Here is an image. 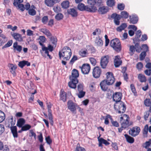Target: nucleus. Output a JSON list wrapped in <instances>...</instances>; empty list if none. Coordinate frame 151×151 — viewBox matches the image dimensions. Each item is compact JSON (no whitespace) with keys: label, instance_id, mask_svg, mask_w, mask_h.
Segmentation results:
<instances>
[{"label":"nucleus","instance_id":"obj_64","mask_svg":"<svg viewBox=\"0 0 151 151\" xmlns=\"http://www.w3.org/2000/svg\"><path fill=\"white\" fill-rule=\"evenodd\" d=\"M143 64L141 63H138L136 65V67L139 70H141L143 67Z\"/></svg>","mask_w":151,"mask_h":151},{"label":"nucleus","instance_id":"obj_15","mask_svg":"<svg viewBox=\"0 0 151 151\" xmlns=\"http://www.w3.org/2000/svg\"><path fill=\"white\" fill-rule=\"evenodd\" d=\"M71 74V76L70 77V79L72 80L75 79V82H77L78 80L77 78L79 76L78 70L76 69H73L72 70Z\"/></svg>","mask_w":151,"mask_h":151},{"label":"nucleus","instance_id":"obj_34","mask_svg":"<svg viewBox=\"0 0 151 151\" xmlns=\"http://www.w3.org/2000/svg\"><path fill=\"white\" fill-rule=\"evenodd\" d=\"M78 9L81 11L85 10L87 11L86 9V6H85L83 3H79L78 4Z\"/></svg>","mask_w":151,"mask_h":151},{"label":"nucleus","instance_id":"obj_45","mask_svg":"<svg viewBox=\"0 0 151 151\" xmlns=\"http://www.w3.org/2000/svg\"><path fill=\"white\" fill-rule=\"evenodd\" d=\"M63 14L61 13H58L55 17V19L57 20H60L62 19L63 18Z\"/></svg>","mask_w":151,"mask_h":151},{"label":"nucleus","instance_id":"obj_33","mask_svg":"<svg viewBox=\"0 0 151 151\" xmlns=\"http://www.w3.org/2000/svg\"><path fill=\"white\" fill-rule=\"evenodd\" d=\"M60 99L64 102H65L66 101V93L64 91H62L61 89L60 93Z\"/></svg>","mask_w":151,"mask_h":151},{"label":"nucleus","instance_id":"obj_53","mask_svg":"<svg viewBox=\"0 0 151 151\" xmlns=\"http://www.w3.org/2000/svg\"><path fill=\"white\" fill-rule=\"evenodd\" d=\"M150 112L149 111H145L144 113V120L146 121L147 120V119L148 118V116L150 115Z\"/></svg>","mask_w":151,"mask_h":151},{"label":"nucleus","instance_id":"obj_19","mask_svg":"<svg viewBox=\"0 0 151 151\" xmlns=\"http://www.w3.org/2000/svg\"><path fill=\"white\" fill-rule=\"evenodd\" d=\"M114 65L116 67H119L121 64L122 63L120 57L119 56H116L114 57Z\"/></svg>","mask_w":151,"mask_h":151},{"label":"nucleus","instance_id":"obj_43","mask_svg":"<svg viewBox=\"0 0 151 151\" xmlns=\"http://www.w3.org/2000/svg\"><path fill=\"white\" fill-rule=\"evenodd\" d=\"M31 127L30 125L28 124H26L24 125L22 128V130L26 131L29 129Z\"/></svg>","mask_w":151,"mask_h":151},{"label":"nucleus","instance_id":"obj_16","mask_svg":"<svg viewBox=\"0 0 151 151\" xmlns=\"http://www.w3.org/2000/svg\"><path fill=\"white\" fill-rule=\"evenodd\" d=\"M11 35L17 41L20 42L23 41V38L21 34L16 32H11Z\"/></svg>","mask_w":151,"mask_h":151},{"label":"nucleus","instance_id":"obj_4","mask_svg":"<svg viewBox=\"0 0 151 151\" xmlns=\"http://www.w3.org/2000/svg\"><path fill=\"white\" fill-rule=\"evenodd\" d=\"M110 45L116 51L119 52L121 50V44L119 40L117 38L111 40L110 42Z\"/></svg>","mask_w":151,"mask_h":151},{"label":"nucleus","instance_id":"obj_51","mask_svg":"<svg viewBox=\"0 0 151 151\" xmlns=\"http://www.w3.org/2000/svg\"><path fill=\"white\" fill-rule=\"evenodd\" d=\"M79 93L77 95L79 98H81L83 97L85 94V92L83 91H78Z\"/></svg>","mask_w":151,"mask_h":151},{"label":"nucleus","instance_id":"obj_5","mask_svg":"<svg viewBox=\"0 0 151 151\" xmlns=\"http://www.w3.org/2000/svg\"><path fill=\"white\" fill-rule=\"evenodd\" d=\"M87 2L89 5L86 6L87 11L95 12L97 10L96 7L94 6L96 3V0H88Z\"/></svg>","mask_w":151,"mask_h":151},{"label":"nucleus","instance_id":"obj_17","mask_svg":"<svg viewBox=\"0 0 151 151\" xmlns=\"http://www.w3.org/2000/svg\"><path fill=\"white\" fill-rule=\"evenodd\" d=\"M8 66L10 70V72L13 74L14 76H15L16 75L15 70L17 68V65L13 64H9Z\"/></svg>","mask_w":151,"mask_h":151},{"label":"nucleus","instance_id":"obj_10","mask_svg":"<svg viewBox=\"0 0 151 151\" xmlns=\"http://www.w3.org/2000/svg\"><path fill=\"white\" fill-rule=\"evenodd\" d=\"M140 131V128L139 127H136L130 129L129 131V134L133 137H135L137 135Z\"/></svg>","mask_w":151,"mask_h":151},{"label":"nucleus","instance_id":"obj_38","mask_svg":"<svg viewBox=\"0 0 151 151\" xmlns=\"http://www.w3.org/2000/svg\"><path fill=\"white\" fill-rule=\"evenodd\" d=\"M39 39L40 40V41H39L40 45L41 46L44 45L43 44V43L44 42L46 41V39L45 37L43 36H40Z\"/></svg>","mask_w":151,"mask_h":151},{"label":"nucleus","instance_id":"obj_61","mask_svg":"<svg viewBox=\"0 0 151 151\" xmlns=\"http://www.w3.org/2000/svg\"><path fill=\"white\" fill-rule=\"evenodd\" d=\"M136 37L137 38H139L141 35V32L140 30H138L135 33Z\"/></svg>","mask_w":151,"mask_h":151},{"label":"nucleus","instance_id":"obj_13","mask_svg":"<svg viewBox=\"0 0 151 151\" xmlns=\"http://www.w3.org/2000/svg\"><path fill=\"white\" fill-rule=\"evenodd\" d=\"M101 72V68L99 67H96L93 68V76L95 78H98L100 76Z\"/></svg>","mask_w":151,"mask_h":151},{"label":"nucleus","instance_id":"obj_42","mask_svg":"<svg viewBox=\"0 0 151 151\" xmlns=\"http://www.w3.org/2000/svg\"><path fill=\"white\" fill-rule=\"evenodd\" d=\"M138 78L141 82H145L146 81V78L144 75L139 74L138 76Z\"/></svg>","mask_w":151,"mask_h":151},{"label":"nucleus","instance_id":"obj_26","mask_svg":"<svg viewBox=\"0 0 151 151\" xmlns=\"http://www.w3.org/2000/svg\"><path fill=\"white\" fill-rule=\"evenodd\" d=\"M25 123L24 119L22 118L19 119L17 121V126L19 128H21Z\"/></svg>","mask_w":151,"mask_h":151},{"label":"nucleus","instance_id":"obj_11","mask_svg":"<svg viewBox=\"0 0 151 151\" xmlns=\"http://www.w3.org/2000/svg\"><path fill=\"white\" fill-rule=\"evenodd\" d=\"M125 116L126 117V119H124L123 117L121 116L120 118L121 126H122V127H124V129L128 127L129 126V116L127 115H126Z\"/></svg>","mask_w":151,"mask_h":151},{"label":"nucleus","instance_id":"obj_31","mask_svg":"<svg viewBox=\"0 0 151 151\" xmlns=\"http://www.w3.org/2000/svg\"><path fill=\"white\" fill-rule=\"evenodd\" d=\"M105 80H103L100 83L101 89L102 90L104 91H107L108 89L107 85L105 83Z\"/></svg>","mask_w":151,"mask_h":151},{"label":"nucleus","instance_id":"obj_14","mask_svg":"<svg viewBox=\"0 0 151 151\" xmlns=\"http://www.w3.org/2000/svg\"><path fill=\"white\" fill-rule=\"evenodd\" d=\"M122 97V94L120 92H116L113 95V100L117 103L118 102L122 101L121 100Z\"/></svg>","mask_w":151,"mask_h":151},{"label":"nucleus","instance_id":"obj_36","mask_svg":"<svg viewBox=\"0 0 151 151\" xmlns=\"http://www.w3.org/2000/svg\"><path fill=\"white\" fill-rule=\"evenodd\" d=\"M45 4L48 6L52 7L55 4L52 0H45Z\"/></svg>","mask_w":151,"mask_h":151},{"label":"nucleus","instance_id":"obj_22","mask_svg":"<svg viewBox=\"0 0 151 151\" xmlns=\"http://www.w3.org/2000/svg\"><path fill=\"white\" fill-rule=\"evenodd\" d=\"M68 12L73 17H76L78 15V13L76 10L74 8H70L68 10Z\"/></svg>","mask_w":151,"mask_h":151},{"label":"nucleus","instance_id":"obj_28","mask_svg":"<svg viewBox=\"0 0 151 151\" xmlns=\"http://www.w3.org/2000/svg\"><path fill=\"white\" fill-rule=\"evenodd\" d=\"M95 42V45L97 46H101L103 44V41L99 37L96 38Z\"/></svg>","mask_w":151,"mask_h":151},{"label":"nucleus","instance_id":"obj_7","mask_svg":"<svg viewBox=\"0 0 151 151\" xmlns=\"http://www.w3.org/2000/svg\"><path fill=\"white\" fill-rule=\"evenodd\" d=\"M109 60V57L108 55L105 56L101 58L100 64L103 68H106Z\"/></svg>","mask_w":151,"mask_h":151},{"label":"nucleus","instance_id":"obj_57","mask_svg":"<svg viewBox=\"0 0 151 151\" xmlns=\"http://www.w3.org/2000/svg\"><path fill=\"white\" fill-rule=\"evenodd\" d=\"M47 107L48 109V115H52V111L51 110V104H48V103H47Z\"/></svg>","mask_w":151,"mask_h":151},{"label":"nucleus","instance_id":"obj_25","mask_svg":"<svg viewBox=\"0 0 151 151\" xmlns=\"http://www.w3.org/2000/svg\"><path fill=\"white\" fill-rule=\"evenodd\" d=\"M70 80V81L68 83V85L69 86L72 88L75 89L76 88V84L78 82H78H75V79H74V80Z\"/></svg>","mask_w":151,"mask_h":151},{"label":"nucleus","instance_id":"obj_48","mask_svg":"<svg viewBox=\"0 0 151 151\" xmlns=\"http://www.w3.org/2000/svg\"><path fill=\"white\" fill-rule=\"evenodd\" d=\"M35 10L33 9H29L28 10L29 14L32 16H34L36 14Z\"/></svg>","mask_w":151,"mask_h":151},{"label":"nucleus","instance_id":"obj_46","mask_svg":"<svg viewBox=\"0 0 151 151\" xmlns=\"http://www.w3.org/2000/svg\"><path fill=\"white\" fill-rule=\"evenodd\" d=\"M134 46L135 47L136 51L137 52H141V47L139 43H136Z\"/></svg>","mask_w":151,"mask_h":151},{"label":"nucleus","instance_id":"obj_49","mask_svg":"<svg viewBox=\"0 0 151 151\" xmlns=\"http://www.w3.org/2000/svg\"><path fill=\"white\" fill-rule=\"evenodd\" d=\"M53 10L55 12L58 13L61 11V9L60 6H55L53 8Z\"/></svg>","mask_w":151,"mask_h":151},{"label":"nucleus","instance_id":"obj_52","mask_svg":"<svg viewBox=\"0 0 151 151\" xmlns=\"http://www.w3.org/2000/svg\"><path fill=\"white\" fill-rule=\"evenodd\" d=\"M12 40L9 41L6 44L2 47V48L3 49L10 47L12 45Z\"/></svg>","mask_w":151,"mask_h":151},{"label":"nucleus","instance_id":"obj_56","mask_svg":"<svg viewBox=\"0 0 151 151\" xmlns=\"http://www.w3.org/2000/svg\"><path fill=\"white\" fill-rule=\"evenodd\" d=\"M78 59L76 56L74 55L70 62V64L72 65L74 62Z\"/></svg>","mask_w":151,"mask_h":151},{"label":"nucleus","instance_id":"obj_27","mask_svg":"<svg viewBox=\"0 0 151 151\" xmlns=\"http://www.w3.org/2000/svg\"><path fill=\"white\" fill-rule=\"evenodd\" d=\"M108 11V8L105 6L100 7L98 9V11L100 13L102 14L106 13Z\"/></svg>","mask_w":151,"mask_h":151},{"label":"nucleus","instance_id":"obj_59","mask_svg":"<svg viewBox=\"0 0 151 151\" xmlns=\"http://www.w3.org/2000/svg\"><path fill=\"white\" fill-rule=\"evenodd\" d=\"M23 0H14L13 3V5L14 6H17L19 4L23 2Z\"/></svg>","mask_w":151,"mask_h":151},{"label":"nucleus","instance_id":"obj_63","mask_svg":"<svg viewBox=\"0 0 151 151\" xmlns=\"http://www.w3.org/2000/svg\"><path fill=\"white\" fill-rule=\"evenodd\" d=\"M45 140L47 143L49 145H50L52 142V140L50 138L49 136L46 137Z\"/></svg>","mask_w":151,"mask_h":151},{"label":"nucleus","instance_id":"obj_40","mask_svg":"<svg viewBox=\"0 0 151 151\" xmlns=\"http://www.w3.org/2000/svg\"><path fill=\"white\" fill-rule=\"evenodd\" d=\"M148 130V126L147 124H146L143 130V134L144 137H147V134Z\"/></svg>","mask_w":151,"mask_h":151},{"label":"nucleus","instance_id":"obj_30","mask_svg":"<svg viewBox=\"0 0 151 151\" xmlns=\"http://www.w3.org/2000/svg\"><path fill=\"white\" fill-rule=\"evenodd\" d=\"M13 47L14 50H16L19 52H20L22 50V46L19 45H18L17 42L14 43Z\"/></svg>","mask_w":151,"mask_h":151},{"label":"nucleus","instance_id":"obj_1","mask_svg":"<svg viewBox=\"0 0 151 151\" xmlns=\"http://www.w3.org/2000/svg\"><path fill=\"white\" fill-rule=\"evenodd\" d=\"M72 54L70 48L68 47H64L63 49L59 51V56L60 59L61 57H63V59L68 60L70 59Z\"/></svg>","mask_w":151,"mask_h":151},{"label":"nucleus","instance_id":"obj_6","mask_svg":"<svg viewBox=\"0 0 151 151\" xmlns=\"http://www.w3.org/2000/svg\"><path fill=\"white\" fill-rule=\"evenodd\" d=\"M106 79L105 80V82L107 85H111L113 84L114 82L115 78L112 73L108 72L106 74Z\"/></svg>","mask_w":151,"mask_h":151},{"label":"nucleus","instance_id":"obj_54","mask_svg":"<svg viewBox=\"0 0 151 151\" xmlns=\"http://www.w3.org/2000/svg\"><path fill=\"white\" fill-rule=\"evenodd\" d=\"M151 144V139H150L148 141H147L145 142V143L144 144V145H145V146H143V147L146 149H147V147L149 146Z\"/></svg>","mask_w":151,"mask_h":151},{"label":"nucleus","instance_id":"obj_12","mask_svg":"<svg viewBox=\"0 0 151 151\" xmlns=\"http://www.w3.org/2000/svg\"><path fill=\"white\" fill-rule=\"evenodd\" d=\"M82 73L85 74H88L90 70V65L88 64H83L81 67H80Z\"/></svg>","mask_w":151,"mask_h":151},{"label":"nucleus","instance_id":"obj_39","mask_svg":"<svg viewBox=\"0 0 151 151\" xmlns=\"http://www.w3.org/2000/svg\"><path fill=\"white\" fill-rule=\"evenodd\" d=\"M79 54L81 56L83 57H86V55H88L87 50H81L79 52Z\"/></svg>","mask_w":151,"mask_h":151},{"label":"nucleus","instance_id":"obj_58","mask_svg":"<svg viewBox=\"0 0 151 151\" xmlns=\"http://www.w3.org/2000/svg\"><path fill=\"white\" fill-rule=\"evenodd\" d=\"M78 145L79 144H77L75 151H85V150L84 148L79 146Z\"/></svg>","mask_w":151,"mask_h":151},{"label":"nucleus","instance_id":"obj_24","mask_svg":"<svg viewBox=\"0 0 151 151\" xmlns=\"http://www.w3.org/2000/svg\"><path fill=\"white\" fill-rule=\"evenodd\" d=\"M18 65L21 68H22L25 65H27V66H30V63L27 61L23 60L20 61Z\"/></svg>","mask_w":151,"mask_h":151},{"label":"nucleus","instance_id":"obj_21","mask_svg":"<svg viewBox=\"0 0 151 151\" xmlns=\"http://www.w3.org/2000/svg\"><path fill=\"white\" fill-rule=\"evenodd\" d=\"M98 141L99 142V146L101 147L102 146V144H105L106 145H109L110 143L108 142L107 140L102 138H99V137H98Z\"/></svg>","mask_w":151,"mask_h":151},{"label":"nucleus","instance_id":"obj_29","mask_svg":"<svg viewBox=\"0 0 151 151\" xmlns=\"http://www.w3.org/2000/svg\"><path fill=\"white\" fill-rule=\"evenodd\" d=\"M10 128L13 137L14 138L17 137H18V134L17 127L16 126H13V127H11Z\"/></svg>","mask_w":151,"mask_h":151},{"label":"nucleus","instance_id":"obj_23","mask_svg":"<svg viewBox=\"0 0 151 151\" xmlns=\"http://www.w3.org/2000/svg\"><path fill=\"white\" fill-rule=\"evenodd\" d=\"M129 17L130 19V23L135 24L137 22L138 19V17L136 15L130 16Z\"/></svg>","mask_w":151,"mask_h":151},{"label":"nucleus","instance_id":"obj_35","mask_svg":"<svg viewBox=\"0 0 151 151\" xmlns=\"http://www.w3.org/2000/svg\"><path fill=\"white\" fill-rule=\"evenodd\" d=\"M127 25L126 23H123L120 26L117 27L116 30L119 32H121L126 27Z\"/></svg>","mask_w":151,"mask_h":151},{"label":"nucleus","instance_id":"obj_47","mask_svg":"<svg viewBox=\"0 0 151 151\" xmlns=\"http://www.w3.org/2000/svg\"><path fill=\"white\" fill-rule=\"evenodd\" d=\"M146 53L145 51L142 52L139 55V59L140 60H143L146 56Z\"/></svg>","mask_w":151,"mask_h":151},{"label":"nucleus","instance_id":"obj_9","mask_svg":"<svg viewBox=\"0 0 151 151\" xmlns=\"http://www.w3.org/2000/svg\"><path fill=\"white\" fill-rule=\"evenodd\" d=\"M77 105L76 104L74 103L72 101L70 100L68 101V107L71 111L73 113H76Z\"/></svg>","mask_w":151,"mask_h":151},{"label":"nucleus","instance_id":"obj_50","mask_svg":"<svg viewBox=\"0 0 151 151\" xmlns=\"http://www.w3.org/2000/svg\"><path fill=\"white\" fill-rule=\"evenodd\" d=\"M135 47L134 45H131L130 46L129 51L131 55H132L135 52Z\"/></svg>","mask_w":151,"mask_h":151},{"label":"nucleus","instance_id":"obj_2","mask_svg":"<svg viewBox=\"0 0 151 151\" xmlns=\"http://www.w3.org/2000/svg\"><path fill=\"white\" fill-rule=\"evenodd\" d=\"M121 15L116 13H113L111 16V18L114 19V22L115 24L117 25L120 24L119 20L122 18L127 19L128 17L129 14L126 11H122L121 13Z\"/></svg>","mask_w":151,"mask_h":151},{"label":"nucleus","instance_id":"obj_20","mask_svg":"<svg viewBox=\"0 0 151 151\" xmlns=\"http://www.w3.org/2000/svg\"><path fill=\"white\" fill-rule=\"evenodd\" d=\"M40 31L42 32L45 34L47 37L50 38L52 36V34L50 31L46 28H42L39 29Z\"/></svg>","mask_w":151,"mask_h":151},{"label":"nucleus","instance_id":"obj_60","mask_svg":"<svg viewBox=\"0 0 151 151\" xmlns=\"http://www.w3.org/2000/svg\"><path fill=\"white\" fill-rule=\"evenodd\" d=\"M50 40L52 42V43L55 45L57 42V39L56 37H52V36L50 38Z\"/></svg>","mask_w":151,"mask_h":151},{"label":"nucleus","instance_id":"obj_41","mask_svg":"<svg viewBox=\"0 0 151 151\" xmlns=\"http://www.w3.org/2000/svg\"><path fill=\"white\" fill-rule=\"evenodd\" d=\"M69 2L68 1H63L61 4L62 8L64 9H67L69 6Z\"/></svg>","mask_w":151,"mask_h":151},{"label":"nucleus","instance_id":"obj_37","mask_svg":"<svg viewBox=\"0 0 151 151\" xmlns=\"http://www.w3.org/2000/svg\"><path fill=\"white\" fill-rule=\"evenodd\" d=\"M107 5L109 7H111L115 5L114 0H107L106 2Z\"/></svg>","mask_w":151,"mask_h":151},{"label":"nucleus","instance_id":"obj_8","mask_svg":"<svg viewBox=\"0 0 151 151\" xmlns=\"http://www.w3.org/2000/svg\"><path fill=\"white\" fill-rule=\"evenodd\" d=\"M5 119V114L2 111H0V123L2 122ZM5 127L4 125L0 124V135L4 131Z\"/></svg>","mask_w":151,"mask_h":151},{"label":"nucleus","instance_id":"obj_55","mask_svg":"<svg viewBox=\"0 0 151 151\" xmlns=\"http://www.w3.org/2000/svg\"><path fill=\"white\" fill-rule=\"evenodd\" d=\"M125 7L124 5L123 4H118L117 8L118 9L120 10H123Z\"/></svg>","mask_w":151,"mask_h":151},{"label":"nucleus","instance_id":"obj_62","mask_svg":"<svg viewBox=\"0 0 151 151\" xmlns=\"http://www.w3.org/2000/svg\"><path fill=\"white\" fill-rule=\"evenodd\" d=\"M17 5L18 6L19 8L22 11H23L24 10L25 8L23 4H19Z\"/></svg>","mask_w":151,"mask_h":151},{"label":"nucleus","instance_id":"obj_44","mask_svg":"<svg viewBox=\"0 0 151 151\" xmlns=\"http://www.w3.org/2000/svg\"><path fill=\"white\" fill-rule=\"evenodd\" d=\"M144 104L146 106H150L151 105V100L149 99H146L144 101Z\"/></svg>","mask_w":151,"mask_h":151},{"label":"nucleus","instance_id":"obj_18","mask_svg":"<svg viewBox=\"0 0 151 151\" xmlns=\"http://www.w3.org/2000/svg\"><path fill=\"white\" fill-rule=\"evenodd\" d=\"M8 125L7 127L9 128L13 127L15 124L16 121L15 119H14L13 117L12 116H9L8 119Z\"/></svg>","mask_w":151,"mask_h":151},{"label":"nucleus","instance_id":"obj_32","mask_svg":"<svg viewBox=\"0 0 151 151\" xmlns=\"http://www.w3.org/2000/svg\"><path fill=\"white\" fill-rule=\"evenodd\" d=\"M128 143H132L134 142V139L133 138L128 135L127 134H125L124 135Z\"/></svg>","mask_w":151,"mask_h":151},{"label":"nucleus","instance_id":"obj_3","mask_svg":"<svg viewBox=\"0 0 151 151\" xmlns=\"http://www.w3.org/2000/svg\"><path fill=\"white\" fill-rule=\"evenodd\" d=\"M114 108L119 114L124 113L126 108L124 103L122 101L115 103L114 104Z\"/></svg>","mask_w":151,"mask_h":151}]
</instances>
